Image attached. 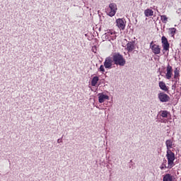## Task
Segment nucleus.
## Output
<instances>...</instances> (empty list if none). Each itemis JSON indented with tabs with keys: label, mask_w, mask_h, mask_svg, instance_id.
Here are the masks:
<instances>
[{
	"label": "nucleus",
	"mask_w": 181,
	"mask_h": 181,
	"mask_svg": "<svg viewBox=\"0 0 181 181\" xmlns=\"http://www.w3.org/2000/svg\"><path fill=\"white\" fill-rule=\"evenodd\" d=\"M112 60L116 64V66H125L127 61L124 59V57L119 53L115 54L112 57Z\"/></svg>",
	"instance_id": "1"
},
{
	"label": "nucleus",
	"mask_w": 181,
	"mask_h": 181,
	"mask_svg": "<svg viewBox=\"0 0 181 181\" xmlns=\"http://www.w3.org/2000/svg\"><path fill=\"white\" fill-rule=\"evenodd\" d=\"M166 158L168 159V169H172L175 166V153L172 150H167Z\"/></svg>",
	"instance_id": "2"
},
{
	"label": "nucleus",
	"mask_w": 181,
	"mask_h": 181,
	"mask_svg": "<svg viewBox=\"0 0 181 181\" xmlns=\"http://www.w3.org/2000/svg\"><path fill=\"white\" fill-rule=\"evenodd\" d=\"M117 10L118 8H117V4L112 3L109 5V7L106 10L107 15L112 18V16H115Z\"/></svg>",
	"instance_id": "3"
},
{
	"label": "nucleus",
	"mask_w": 181,
	"mask_h": 181,
	"mask_svg": "<svg viewBox=\"0 0 181 181\" xmlns=\"http://www.w3.org/2000/svg\"><path fill=\"white\" fill-rule=\"evenodd\" d=\"M150 49H151L154 54H160V46L153 43L152 41L150 43Z\"/></svg>",
	"instance_id": "4"
},
{
	"label": "nucleus",
	"mask_w": 181,
	"mask_h": 181,
	"mask_svg": "<svg viewBox=\"0 0 181 181\" xmlns=\"http://www.w3.org/2000/svg\"><path fill=\"white\" fill-rule=\"evenodd\" d=\"M161 43L163 50H165V52H168L170 47V44H169V42L168 41V38H166V37L163 36L161 37Z\"/></svg>",
	"instance_id": "5"
},
{
	"label": "nucleus",
	"mask_w": 181,
	"mask_h": 181,
	"mask_svg": "<svg viewBox=\"0 0 181 181\" xmlns=\"http://www.w3.org/2000/svg\"><path fill=\"white\" fill-rule=\"evenodd\" d=\"M105 37L107 40H109V42H111V40H115V39H117V35L112 30H109L105 33Z\"/></svg>",
	"instance_id": "6"
},
{
	"label": "nucleus",
	"mask_w": 181,
	"mask_h": 181,
	"mask_svg": "<svg viewBox=\"0 0 181 181\" xmlns=\"http://www.w3.org/2000/svg\"><path fill=\"white\" fill-rule=\"evenodd\" d=\"M158 99L161 103H168V101L170 100V97H169L168 94L162 92L158 93Z\"/></svg>",
	"instance_id": "7"
},
{
	"label": "nucleus",
	"mask_w": 181,
	"mask_h": 181,
	"mask_svg": "<svg viewBox=\"0 0 181 181\" xmlns=\"http://www.w3.org/2000/svg\"><path fill=\"white\" fill-rule=\"evenodd\" d=\"M172 76H173V68H172V66L168 64L166 67L165 78L167 80H170V78H172Z\"/></svg>",
	"instance_id": "8"
},
{
	"label": "nucleus",
	"mask_w": 181,
	"mask_h": 181,
	"mask_svg": "<svg viewBox=\"0 0 181 181\" xmlns=\"http://www.w3.org/2000/svg\"><path fill=\"white\" fill-rule=\"evenodd\" d=\"M125 20L123 18H118L116 20V25L120 30H124V29H125Z\"/></svg>",
	"instance_id": "9"
},
{
	"label": "nucleus",
	"mask_w": 181,
	"mask_h": 181,
	"mask_svg": "<svg viewBox=\"0 0 181 181\" xmlns=\"http://www.w3.org/2000/svg\"><path fill=\"white\" fill-rule=\"evenodd\" d=\"M113 59L110 57L105 59L104 62V66L105 69H112Z\"/></svg>",
	"instance_id": "10"
},
{
	"label": "nucleus",
	"mask_w": 181,
	"mask_h": 181,
	"mask_svg": "<svg viewBox=\"0 0 181 181\" xmlns=\"http://www.w3.org/2000/svg\"><path fill=\"white\" fill-rule=\"evenodd\" d=\"M126 50H127L129 53H132V52L135 50V42H128V43L126 45Z\"/></svg>",
	"instance_id": "11"
},
{
	"label": "nucleus",
	"mask_w": 181,
	"mask_h": 181,
	"mask_svg": "<svg viewBox=\"0 0 181 181\" xmlns=\"http://www.w3.org/2000/svg\"><path fill=\"white\" fill-rule=\"evenodd\" d=\"M105 100H110V96L107 95H104L103 93L99 94L98 102L100 103V104H103V103H104Z\"/></svg>",
	"instance_id": "12"
},
{
	"label": "nucleus",
	"mask_w": 181,
	"mask_h": 181,
	"mask_svg": "<svg viewBox=\"0 0 181 181\" xmlns=\"http://www.w3.org/2000/svg\"><path fill=\"white\" fill-rule=\"evenodd\" d=\"M165 145L167 146V151H170L172 148L175 146V144H173V139H168L165 141Z\"/></svg>",
	"instance_id": "13"
},
{
	"label": "nucleus",
	"mask_w": 181,
	"mask_h": 181,
	"mask_svg": "<svg viewBox=\"0 0 181 181\" xmlns=\"http://www.w3.org/2000/svg\"><path fill=\"white\" fill-rule=\"evenodd\" d=\"M158 86L160 90H163V91H169V88L166 86V83H165V82L160 81Z\"/></svg>",
	"instance_id": "14"
},
{
	"label": "nucleus",
	"mask_w": 181,
	"mask_h": 181,
	"mask_svg": "<svg viewBox=\"0 0 181 181\" xmlns=\"http://www.w3.org/2000/svg\"><path fill=\"white\" fill-rule=\"evenodd\" d=\"M144 15L147 18H149V16H153V10L151 8H147L144 11Z\"/></svg>",
	"instance_id": "15"
},
{
	"label": "nucleus",
	"mask_w": 181,
	"mask_h": 181,
	"mask_svg": "<svg viewBox=\"0 0 181 181\" xmlns=\"http://www.w3.org/2000/svg\"><path fill=\"white\" fill-rule=\"evenodd\" d=\"M163 181H173V175L170 174H165L163 176Z\"/></svg>",
	"instance_id": "16"
},
{
	"label": "nucleus",
	"mask_w": 181,
	"mask_h": 181,
	"mask_svg": "<svg viewBox=\"0 0 181 181\" xmlns=\"http://www.w3.org/2000/svg\"><path fill=\"white\" fill-rule=\"evenodd\" d=\"M99 80H100V78H98V76H94L91 81L92 87H95L97 86V83H98Z\"/></svg>",
	"instance_id": "17"
},
{
	"label": "nucleus",
	"mask_w": 181,
	"mask_h": 181,
	"mask_svg": "<svg viewBox=\"0 0 181 181\" xmlns=\"http://www.w3.org/2000/svg\"><path fill=\"white\" fill-rule=\"evenodd\" d=\"M180 77V71L177 68H175L174 71V78L175 80H179Z\"/></svg>",
	"instance_id": "18"
},
{
	"label": "nucleus",
	"mask_w": 181,
	"mask_h": 181,
	"mask_svg": "<svg viewBox=\"0 0 181 181\" xmlns=\"http://www.w3.org/2000/svg\"><path fill=\"white\" fill-rule=\"evenodd\" d=\"M176 30H177L175 28H169L170 35L172 36V37L176 35Z\"/></svg>",
	"instance_id": "19"
},
{
	"label": "nucleus",
	"mask_w": 181,
	"mask_h": 181,
	"mask_svg": "<svg viewBox=\"0 0 181 181\" xmlns=\"http://www.w3.org/2000/svg\"><path fill=\"white\" fill-rule=\"evenodd\" d=\"M160 19H161V22H163V23H167L168 17L166 16V15L160 16Z\"/></svg>",
	"instance_id": "20"
},
{
	"label": "nucleus",
	"mask_w": 181,
	"mask_h": 181,
	"mask_svg": "<svg viewBox=\"0 0 181 181\" xmlns=\"http://www.w3.org/2000/svg\"><path fill=\"white\" fill-rule=\"evenodd\" d=\"M167 162L168 161L166 160H163V163H162L161 166L160 167L161 170H163V169H168V166L166 165Z\"/></svg>",
	"instance_id": "21"
},
{
	"label": "nucleus",
	"mask_w": 181,
	"mask_h": 181,
	"mask_svg": "<svg viewBox=\"0 0 181 181\" xmlns=\"http://www.w3.org/2000/svg\"><path fill=\"white\" fill-rule=\"evenodd\" d=\"M161 117H163V118H168V111L167 110L161 111Z\"/></svg>",
	"instance_id": "22"
},
{
	"label": "nucleus",
	"mask_w": 181,
	"mask_h": 181,
	"mask_svg": "<svg viewBox=\"0 0 181 181\" xmlns=\"http://www.w3.org/2000/svg\"><path fill=\"white\" fill-rule=\"evenodd\" d=\"M104 67H105L104 65H100V66L99 68V71H100L103 74H104V73H105V69Z\"/></svg>",
	"instance_id": "23"
},
{
	"label": "nucleus",
	"mask_w": 181,
	"mask_h": 181,
	"mask_svg": "<svg viewBox=\"0 0 181 181\" xmlns=\"http://www.w3.org/2000/svg\"><path fill=\"white\" fill-rule=\"evenodd\" d=\"M58 144H60V139L57 140Z\"/></svg>",
	"instance_id": "24"
}]
</instances>
